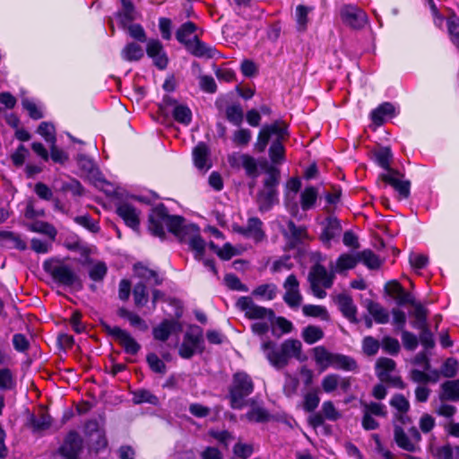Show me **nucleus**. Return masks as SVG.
<instances>
[{
    "mask_svg": "<svg viewBox=\"0 0 459 459\" xmlns=\"http://www.w3.org/2000/svg\"><path fill=\"white\" fill-rule=\"evenodd\" d=\"M165 226L182 243L188 244L196 256H201L205 249V242L200 235L199 228L194 223H187L179 215H169L163 204L154 207L149 214L150 232L160 238L166 236Z\"/></svg>",
    "mask_w": 459,
    "mask_h": 459,
    "instance_id": "1",
    "label": "nucleus"
},
{
    "mask_svg": "<svg viewBox=\"0 0 459 459\" xmlns=\"http://www.w3.org/2000/svg\"><path fill=\"white\" fill-rule=\"evenodd\" d=\"M261 348L270 364L276 369L285 368L291 358L303 360L301 357L302 344L297 339H287L280 346H277L273 341H265L262 343Z\"/></svg>",
    "mask_w": 459,
    "mask_h": 459,
    "instance_id": "2",
    "label": "nucleus"
},
{
    "mask_svg": "<svg viewBox=\"0 0 459 459\" xmlns=\"http://www.w3.org/2000/svg\"><path fill=\"white\" fill-rule=\"evenodd\" d=\"M277 137L269 148V156L273 163H281L284 160V147L282 141L289 135L288 126L282 121H275L271 125H265L260 130L255 148L263 152L272 136Z\"/></svg>",
    "mask_w": 459,
    "mask_h": 459,
    "instance_id": "3",
    "label": "nucleus"
},
{
    "mask_svg": "<svg viewBox=\"0 0 459 459\" xmlns=\"http://www.w3.org/2000/svg\"><path fill=\"white\" fill-rule=\"evenodd\" d=\"M266 177L263 181V186L257 193L256 202L260 212L271 210L273 205L278 203L277 186L280 184V170L273 166L266 169Z\"/></svg>",
    "mask_w": 459,
    "mask_h": 459,
    "instance_id": "4",
    "label": "nucleus"
},
{
    "mask_svg": "<svg viewBox=\"0 0 459 459\" xmlns=\"http://www.w3.org/2000/svg\"><path fill=\"white\" fill-rule=\"evenodd\" d=\"M254 391V383L250 376L240 371L233 375L229 388V397L232 409H242L247 403L245 399Z\"/></svg>",
    "mask_w": 459,
    "mask_h": 459,
    "instance_id": "5",
    "label": "nucleus"
},
{
    "mask_svg": "<svg viewBox=\"0 0 459 459\" xmlns=\"http://www.w3.org/2000/svg\"><path fill=\"white\" fill-rule=\"evenodd\" d=\"M43 268L45 272L50 274L53 280L59 284L73 287L76 290H81L82 288L80 277L75 273L71 266L60 262L48 260L44 262Z\"/></svg>",
    "mask_w": 459,
    "mask_h": 459,
    "instance_id": "6",
    "label": "nucleus"
},
{
    "mask_svg": "<svg viewBox=\"0 0 459 459\" xmlns=\"http://www.w3.org/2000/svg\"><path fill=\"white\" fill-rule=\"evenodd\" d=\"M236 306L245 313L247 318L251 320L267 318L270 322H273L275 318L273 309L256 305L250 297L239 298Z\"/></svg>",
    "mask_w": 459,
    "mask_h": 459,
    "instance_id": "7",
    "label": "nucleus"
},
{
    "mask_svg": "<svg viewBox=\"0 0 459 459\" xmlns=\"http://www.w3.org/2000/svg\"><path fill=\"white\" fill-rule=\"evenodd\" d=\"M202 343V329L199 326H192L191 330L186 333L178 353L183 359H190L196 351H203Z\"/></svg>",
    "mask_w": 459,
    "mask_h": 459,
    "instance_id": "8",
    "label": "nucleus"
},
{
    "mask_svg": "<svg viewBox=\"0 0 459 459\" xmlns=\"http://www.w3.org/2000/svg\"><path fill=\"white\" fill-rule=\"evenodd\" d=\"M403 174L396 169L379 175V179L390 185L398 192L402 198H408L411 193V182L403 179Z\"/></svg>",
    "mask_w": 459,
    "mask_h": 459,
    "instance_id": "9",
    "label": "nucleus"
},
{
    "mask_svg": "<svg viewBox=\"0 0 459 459\" xmlns=\"http://www.w3.org/2000/svg\"><path fill=\"white\" fill-rule=\"evenodd\" d=\"M342 22L352 29H361L368 22L367 13L355 5H345L341 9Z\"/></svg>",
    "mask_w": 459,
    "mask_h": 459,
    "instance_id": "10",
    "label": "nucleus"
},
{
    "mask_svg": "<svg viewBox=\"0 0 459 459\" xmlns=\"http://www.w3.org/2000/svg\"><path fill=\"white\" fill-rule=\"evenodd\" d=\"M82 449V439L76 431H70L65 437L59 452L65 459H77Z\"/></svg>",
    "mask_w": 459,
    "mask_h": 459,
    "instance_id": "11",
    "label": "nucleus"
},
{
    "mask_svg": "<svg viewBox=\"0 0 459 459\" xmlns=\"http://www.w3.org/2000/svg\"><path fill=\"white\" fill-rule=\"evenodd\" d=\"M228 161L232 168H243L248 177L256 178L258 176L256 160L248 154L234 152L229 155Z\"/></svg>",
    "mask_w": 459,
    "mask_h": 459,
    "instance_id": "12",
    "label": "nucleus"
},
{
    "mask_svg": "<svg viewBox=\"0 0 459 459\" xmlns=\"http://www.w3.org/2000/svg\"><path fill=\"white\" fill-rule=\"evenodd\" d=\"M285 294L283 300L290 307H298L302 300V296L299 292V282L294 274H290L287 277L283 283Z\"/></svg>",
    "mask_w": 459,
    "mask_h": 459,
    "instance_id": "13",
    "label": "nucleus"
},
{
    "mask_svg": "<svg viewBox=\"0 0 459 459\" xmlns=\"http://www.w3.org/2000/svg\"><path fill=\"white\" fill-rule=\"evenodd\" d=\"M385 290L396 300L399 306L414 305V297L411 293L405 291L403 286L396 281H388L385 286Z\"/></svg>",
    "mask_w": 459,
    "mask_h": 459,
    "instance_id": "14",
    "label": "nucleus"
},
{
    "mask_svg": "<svg viewBox=\"0 0 459 459\" xmlns=\"http://www.w3.org/2000/svg\"><path fill=\"white\" fill-rule=\"evenodd\" d=\"M342 315L351 323H359L357 318V307L351 296L341 293L333 298Z\"/></svg>",
    "mask_w": 459,
    "mask_h": 459,
    "instance_id": "15",
    "label": "nucleus"
},
{
    "mask_svg": "<svg viewBox=\"0 0 459 459\" xmlns=\"http://www.w3.org/2000/svg\"><path fill=\"white\" fill-rule=\"evenodd\" d=\"M291 247H295L307 238V231L305 226H297L294 221H288L287 230L282 231Z\"/></svg>",
    "mask_w": 459,
    "mask_h": 459,
    "instance_id": "16",
    "label": "nucleus"
},
{
    "mask_svg": "<svg viewBox=\"0 0 459 459\" xmlns=\"http://www.w3.org/2000/svg\"><path fill=\"white\" fill-rule=\"evenodd\" d=\"M117 214L126 224L133 230H137L140 224L139 212L130 204L122 203L117 208Z\"/></svg>",
    "mask_w": 459,
    "mask_h": 459,
    "instance_id": "17",
    "label": "nucleus"
},
{
    "mask_svg": "<svg viewBox=\"0 0 459 459\" xmlns=\"http://www.w3.org/2000/svg\"><path fill=\"white\" fill-rule=\"evenodd\" d=\"M324 229L321 233L320 238L325 244H330L331 240L339 237L342 232V226L340 221L334 216H329L325 221L323 222Z\"/></svg>",
    "mask_w": 459,
    "mask_h": 459,
    "instance_id": "18",
    "label": "nucleus"
},
{
    "mask_svg": "<svg viewBox=\"0 0 459 459\" xmlns=\"http://www.w3.org/2000/svg\"><path fill=\"white\" fill-rule=\"evenodd\" d=\"M334 273H329L326 269L321 264H316L312 267L308 273V281L322 283L325 288H330L333 285Z\"/></svg>",
    "mask_w": 459,
    "mask_h": 459,
    "instance_id": "19",
    "label": "nucleus"
},
{
    "mask_svg": "<svg viewBox=\"0 0 459 459\" xmlns=\"http://www.w3.org/2000/svg\"><path fill=\"white\" fill-rule=\"evenodd\" d=\"M180 325L175 320H164L153 328L152 334L155 340L165 342L175 331H180Z\"/></svg>",
    "mask_w": 459,
    "mask_h": 459,
    "instance_id": "20",
    "label": "nucleus"
},
{
    "mask_svg": "<svg viewBox=\"0 0 459 459\" xmlns=\"http://www.w3.org/2000/svg\"><path fill=\"white\" fill-rule=\"evenodd\" d=\"M193 160L195 166L200 169L207 171L211 168L209 160V149L204 143H199L193 150Z\"/></svg>",
    "mask_w": 459,
    "mask_h": 459,
    "instance_id": "21",
    "label": "nucleus"
},
{
    "mask_svg": "<svg viewBox=\"0 0 459 459\" xmlns=\"http://www.w3.org/2000/svg\"><path fill=\"white\" fill-rule=\"evenodd\" d=\"M122 11L117 13L119 25L126 29L137 17L134 5L130 0H121Z\"/></svg>",
    "mask_w": 459,
    "mask_h": 459,
    "instance_id": "22",
    "label": "nucleus"
},
{
    "mask_svg": "<svg viewBox=\"0 0 459 459\" xmlns=\"http://www.w3.org/2000/svg\"><path fill=\"white\" fill-rule=\"evenodd\" d=\"M314 359L320 371H325L327 368L332 367L334 353L330 352L325 346H316L313 349Z\"/></svg>",
    "mask_w": 459,
    "mask_h": 459,
    "instance_id": "23",
    "label": "nucleus"
},
{
    "mask_svg": "<svg viewBox=\"0 0 459 459\" xmlns=\"http://www.w3.org/2000/svg\"><path fill=\"white\" fill-rule=\"evenodd\" d=\"M186 49L194 56L202 57H212L215 50L204 42H202L197 36H194L191 42L186 43Z\"/></svg>",
    "mask_w": 459,
    "mask_h": 459,
    "instance_id": "24",
    "label": "nucleus"
},
{
    "mask_svg": "<svg viewBox=\"0 0 459 459\" xmlns=\"http://www.w3.org/2000/svg\"><path fill=\"white\" fill-rule=\"evenodd\" d=\"M394 437L397 446L408 452H415L418 446L411 439L401 426L395 425L394 429Z\"/></svg>",
    "mask_w": 459,
    "mask_h": 459,
    "instance_id": "25",
    "label": "nucleus"
},
{
    "mask_svg": "<svg viewBox=\"0 0 459 459\" xmlns=\"http://www.w3.org/2000/svg\"><path fill=\"white\" fill-rule=\"evenodd\" d=\"M365 304L368 312L373 316L374 320L377 324L388 323L389 313L384 307L371 299H367Z\"/></svg>",
    "mask_w": 459,
    "mask_h": 459,
    "instance_id": "26",
    "label": "nucleus"
},
{
    "mask_svg": "<svg viewBox=\"0 0 459 459\" xmlns=\"http://www.w3.org/2000/svg\"><path fill=\"white\" fill-rule=\"evenodd\" d=\"M439 394L441 401H459V379L448 380L442 384Z\"/></svg>",
    "mask_w": 459,
    "mask_h": 459,
    "instance_id": "27",
    "label": "nucleus"
},
{
    "mask_svg": "<svg viewBox=\"0 0 459 459\" xmlns=\"http://www.w3.org/2000/svg\"><path fill=\"white\" fill-rule=\"evenodd\" d=\"M395 368L396 363L394 359L385 357L378 358L376 361V375L382 382L395 370Z\"/></svg>",
    "mask_w": 459,
    "mask_h": 459,
    "instance_id": "28",
    "label": "nucleus"
},
{
    "mask_svg": "<svg viewBox=\"0 0 459 459\" xmlns=\"http://www.w3.org/2000/svg\"><path fill=\"white\" fill-rule=\"evenodd\" d=\"M134 269L135 274L146 283L152 285H160L162 283V279L159 277L155 271L151 270L141 264H134Z\"/></svg>",
    "mask_w": 459,
    "mask_h": 459,
    "instance_id": "29",
    "label": "nucleus"
},
{
    "mask_svg": "<svg viewBox=\"0 0 459 459\" xmlns=\"http://www.w3.org/2000/svg\"><path fill=\"white\" fill-rule=\"evenodd\" d=\"M395 108L390 102H384L371 112V119L376 126L384 124L385 116H394Z\"/></svg>",
    "mask_w": 459,
    "mask_h": 459,
    "instance_id": "30",
    "label": "nucleus"
},
{
    "mask_svg": "<svg viewBox=\"0 0 459 459\" xmlns=\"http://www.w3.org/2000/svg\"><path fill=\"white\" fill-rule=\"evenodd\" d=\"M116 341L123 346L126 353L131 355H135L141 349V345L126 330L120 333Z\"/></svg>",
    "mask_w": 459,
    "mask_h": 459,
    "instance_id": "31",
    "label": "nucleus"
},
{
    "mask_svg": "<svg viewBox=\"0 0 459 459\" xmlns=\"http://www.w3.org/2000/svg\"><path fill=\"white\" fill-rule=\"evenodd\" d=\"M332 367L345 371H354L357 369L358 365L353 358L340 353H334Z\"/></svg>",
    "mask_w": 459,
    "mask_h": 459,
    "instance_id": "32",
    "label": "nucleus"
},
{
    "mask_svg": "<svg viewBox=\"0 0 459 459\" xmlns=\"http://www.w3.org/2000/svg\"><path fill=\"white\" fill-rule=\"evenodd\" d=\"M373 157L375 161L386 172L392 170L393 169L390 167V163L393 158V154L391 149L389 147H381L373 152Z\"/></svg>",
    "mask_w": 459,
    "mask_h": 459,
    "instance_id": "33",
    "label": "nucleus"
},
{
    "mask_svg": "<svg viewBox=\"0 0 459 459\" xmlns=\"http://www.w3.org/2000/svg\"><path fill=\"white\" fill-rule=\"evenodd\" d=\"M143 55V48L134 42L128 43L121 51L122 57L129 62L138 61Z\"/></svg>",
    "mask_w": 459,
    "mask_h": 459,
    "instance_id": "34",
    "label": "nucleus"
},
{
    "mask_svg": "<svg viewBox=\"0 0 459 459\" xmlns=\"http://www.w3.org/2000/svg\"><path fill=\"white\" fill-rule=\"evenodd\" d=\"M318 196V191L314 186H308L304 189L300 195V204L303 211L311 209Z\"/></svg>",
    "mask_w": 459,
    "mask_h": 459,
    "instance_id": "35",
    "label": "nucleus"
},
{
    "mask_svg": "<svg viewBox=\"0 0 459 459\" xmlns=\"http://www.w3.org/2000/svg\"><path fill=\"white\" fill-rule=\"evenodd\" d=\"M358 263L359 259L357 254L355 255L351 254H342L336 261L334 272L342 273L344 270L352 269Z\"/></svg>",
    "mask_w": 459,
    "mask_h": 459,
    "instance_id": "36",
    "label": "nucleus"
},
{
    "mask_svg": "<svg viewBox=\"0 0 459 459\" xmlns=\"http://www.w3.org/2000/svg\"><path fill=\"white\" fill-rule=\"evenodd\" d=\"M0 240H4V244L9 247H14L19 250H25L27 247L26 243L19 235L10 231H0Z\"/></svg>",
    "mask_w": 459,
    "mask_h": 459,
    "instance_id": "37",
    "label": "nucleus"
},
{
    "mask_svg": "<svg viewBox=\"0 0 459 459\" xmlns=\"http://www.w3.org/2000/svg\"><path fill=\"white\" fill-rule=\"evenodd\" d=\"M263 222L256 217L248 219L247 230L249 233L250 238H253L255 241H261L264 238V232L262 230Z\"/></svg>",
    "mask_w": 459,
    "mask_h": 459,
    "instance_id": "38",
    "label": "nucleus"
},
{
    "mask_svg": "<svg viewBox=\"0 0 459 459\" xmlns=\"http://www.w3.org/2000/svg\"><path fill=\"white\" fill-rule=\"evenodd\" d=\"M196 30V26L192 22L183 23L176 32L177 39L186 47V43L191 42L192 39H188Z\"/></svg>",
    "mask_w": 459,
    "mask_h": 459,
    "instance_id": "39",
    "label": "nucleus"
},
{
    "mask_svg": "<svg viewBox=\"0 0 459 459\" xmlns=\"http://www.w3.org/2000/svg\"><path fill=\"white\" fill-rule=\"evenodd\" d=\"M359 262H362L369 269H377L380 266L381 262L377 255L370 249H366L357 253Z\"/></svg>",
    "mask_w": 459,
    "mask_h": 459,
    "instance_id": "40",
    "label": "nucleus"
},
{
    "mask_svg": "<svg viewBox=\"0 0 459 459\" xmlns=\"http://www.w3.org/2000/svg\"><path fill=\"white\" fill-rule=\"evenodd\" d=\"M301 336L307 343L313 344L324 337V332L319 326L308 325L303 329Z\"/></svg>",
    "mask_w": 459,
    "mask_h": 459,
    "instance_id": "41",
    "label": "nucleus"
},
{
    "mask_svg": "<svg viewBox=\"0 0 459 459\" xmlns=\"http://www.w3.org/2000/svg\"><path fill=\"white\" fill-rule=\"evenodd\" d=\"M414 316L416 320L412 323V326L416 329L421 330L429 327L427 324V309L420 303L414 301Z\"/></svg>",
    "mask_w": 459,
    "mask_h": 459,
    "instance_id": "42",
    "label": "nucleus"
},
{
    "mask_svg": "<svg viewBox=\"0 0 459 459\" xmlns=\"http://www.w3.org/2000/svg\"><path fill=\"white\" fill-rule=\"evenodd\" d=\"M172 115L174 119L185 126L190 124L192 120V112L187 106L176 105L173 108Z\"/></svg>",
    "mask_w": 459,
    "mask_h": 459,
    "instance_id": "43",
    "label": "nucleus"
},
{
    "mask_svg": "<svg viewBox=\"0 0 459 459\" xmlns=\"http://www.w3.org/2000/svg\"><path fill=\"white\" fill-rule=\"evenodd\" d=\"M133 295L134 303L137 307L145 306L148 302L146 283L143 281L136 283L133 290Z\"/></svg>",
    "mask_w": 459,
    "mask_h": 459,
    "instance_id": "44",
    "label": "nucleus"
},
{
    "mask_svg": "<svg viewBox=\"0 0 459 459\" xmlns=\"http://www.w3.org/2000/svg\"><path fill=\"white\" fill-rule=\"evenodd\" d=\"M227 119L235 126H240L243 122L244 113L239 104H233L226 108Z\"/></svg>",
    "mask_w": 459,
    "mask_h": 459,
    "instance_id": "45",
    "label": "nucleus"
},
{
    "mask_svg": "<svg viewBox=\"0 0 459 459\" xmlns=\"http://www.w3.org/2000/svg\"><path fill=\"white\" fill-rule=\"evenodd\" d=\"M303 314L307 316L319 317L323 320H329V314L325 307L318 305H305L302 307Z\"/></svg>",
    "mask_w": 459,
    "mask_h": 459,
    "instance_id": "46",
    "label": "nucleus"
},
{
    "mask_svg": "<svg viewBox=\"0 0 459 459\" xmlns=\"http://www.w3.org/2000/svg\"><path fill=\"white\" fill-rule=\"evenodd\" d=\"M29 229L33 232L42 233L55 239L56 236V229L49 223L45 221H35L29 226Z\"/></svg>",
    "mask_w": 459,
    "mask_h": 459,
    "instance_id": "47",
    "label": "nucleus"
},
{
    "mask_svg": "<svg viewBox=\"0 0 459 459\" xmlns=\"http://www.w3.org/2000/svg\"><path fill=\"white\" fill-rule=\"evenodd\" d=\"M432 374L435 375L434 378H432L431 376L423 371H420L419 369H412L411 371V379L415 383H436L439 379V373L437 370H433Z\"/></svg>",
    "mask_w": 459,
    "mask_h": 459,
    "instance_id": "48",
    "label": "nucleus"
},
{
    "mask_svg": "<svg viewBox=\"0 0 459 459\" xmlns=\"http://www.w3.org/2000/svg\"><path fill=\"white\" fill-rule=\"evenodd\" d=\"M458 371V362L454 358H448L441 366L439 376L442 375L445 377H454Z\"/></svg>",
    "mask_w": 459,
    "mask_h": 459,
    "instance_id": "49",
    "label": "nucleus"
},
{
    "mask_svg": "<svg viewBox=\"0 0 459 459\" xmlns=\"http://www.w3.org/2000/svg\"><path fill=\"white\" fill-rule=\"evenodd\" d=\"M277 287L273 283H267L259 285L253 290L252 294L255 296L265 297L267 299L272 300L276 296Z\"/></svg>",
    "mask_w": 459,
    "mask_h": 459,
    "instance_id": "50",
    "label": "nucleus"
},
{
    "mask_svg": "<svg viewBox=\"0 0 459 459\" xmlns=\"http://www.w3.org/2000/svg\"><path fill=\"white\" fill-rule=\"evenodd\" d=\"M447 30L453 43L459 47V18L456 15L448 17Z\"/></svg>",
    "mask_w": 459,
    "mask_h": 459,
    "instance_id": "51",
    "label": "nucleus"
},
{
    "mask_svg": "<svg viewBox=\"0 0 459 459\" xmlns=\"http://www.w3.org/2000/svg\"><path fill=\"white\" fill-rule=\"evenodd\" d=\"M108 273V267L104 262L94 264L89 271L90 278L94 281H101Z\"/></svg>",
    "mask_w": 459,
    "mask_h": 459,
    "instance_id": "52",
    "label": "nucleus"
},
{
    "mask_svg": "<svg viewBox=\"0 0 459 459\" xmlns=\"http://www.w3.org/2000/svg\"><path fill=\"white\" fill-rule=\"evenodd\" d=\"M363 412L371 416L385 417L387 414L385 406L382 403L371 402L363 403Z\"/></svg>",
    "mask_w": 459,
    "mask_h": 459,
    "instance_id": "53",
    "label": "nucleus"
},
{
    "mask_svg": "<svg viewBox=\"0 0 459 459\" xmlns=\"http://www.w3.org/2000/svg\"><path fill=\"white\" fill-rule=\"evenodd\" d=\"M310 9L305 5H298L296 8V21L299 30H305L308 22V13Z\"/></svg>",
    "mask_w": 459,
    "mask_h": 459,
    "instance_id": "54",
    "label": "nucleus"
},
{
    "mask_svg": "<svg viewBox=\"0 0 459 459\" xmlns=\"http://www.w3.org/2000/svg\"><path fill=\"white\" fill-rule=\"evenodd\" d=\"M390 405L399 413H407L410 409L409 401L401 394H396L392 397L390 400Z\"/></svg>",
    "mask_w": 459,
    "mask_h": 459,
    "instance_id": "55",
    "label": "nucleus"
},
{
    "mask_svg": "<svg viewBox=\"0 0 459 459\" xmlns=\"http://www.w3.org/2000/svg\"><path fill=\"white\" fill-rule=\"evenodd\" d=\"M15 381L13 379L12 371L7 368H0V389L11 390L14 387Z\"/></svg>",
    "mask_w": 459,
    "mask_h": 459,
    "instance_id": "56",
    "label": "nucleus"
},
{
    "mask_svg": "<svg viewBox=\"0 0 459 459\" xmlns=\"http://www.w3.org/2000/svg\"><path fill=\"white\" fill-rule=\"evenodd\" d=\"M74 221L88 230L91 232L96 233L100 230V226L97 221H93L91 217L88 214L82 215V216H76L74 217Z\"/></svg>",
    "mask_w": 459,
    "mask_h": 459,
    "instance_id": "57",
    "label": "nucleus"
},
{
    "mask_svg": "<svg viewBox=\"0 0 459 459\" xmlns=\"http://www.w3.org/2000/svg\"><path fill=\"white\" fill-rule=\"evenodd\" d=\"M133 401L136 404L143 403L156 404L158 398L148 390H138L134 393Z\"/></svg>",
    "mask_w": 459,
    "mask_h": 459,
    "instance_id": "58",
    "label": "nucleus"
},
{
    "mask_svg": "<svg viewBox=\"0 0 459 459\" xmlns=\"http://www.w3.org/2000/svg\"><path fill=\"white\" fill-rule=\"evenodd\" d=\"M146 360L149 367L153 372L161 375H164L166 373L167 368L165 363L161 359H160V358L155 353L148 354Z\"/></svg>",
    "mask_w": 459,
    "mask_h": 459,
    "instance_id": "59",
    "label": "nucleus"
},
{
    "mask_svg": "<svg viewBox=\"0 0 459 459\" xmlns=\"http://www.w3.org/2000/svg\"><path fill=\"white\" fill-rule=\"evenodd\" d=\"M381 345L383 350L390 355L398 354L401 349L398 340L391 336H385L382 339Z\"/></svg>",
    "mask_w": 459,
    "mask_h": 459,
    "instance_id": "60",
    "label": "nucleus"
},
{
    "mask_svg": "<svg viewBox=\"0 0 459 459\" xmlns=\"http://www.w3.org/2000/svg\"><path fill=\"white\" fill-rule=\"evenodd\" d=\"M246 417L250 421H255V422H264L267 421L270 418V414L268 411L261 407L253 408L251 411H249Z\"/></svg>",
    "mask_w": 459,
    "mask_h": 459,
    "instance_id": "61",
    "label": "nucleus"
},
{
    "mask_svg": "<svg viewBox=\"0 0 459 459\" xmlns=\"http://www.w3.org/2000/svg\"><path fill=\"white\" fill-rule=\"evenodd\" d=\"M321 411L326 420L335 421L342 417V413L336 410L331 401L325 402L322 404Z\"/></svg>",
    "mask_w": 459,
    "mask_h": 459,
    "instance_id": "62",
    "label": "nucleus"
},
{
    "mask_svg": "<svg viewBox=\"0 0 459 459\" xmlns=\"http://www.w3.org/2000/svg\"><path fill=\"white\" fill-rule=\"evenodd\" d=\"M38 133L50 143H56L55 127L52 124L42 122L38 127Z\"/></svg>",
    "mask_w": 459,
    "mask_h": 459,
    "instance_id": "63",
    "label": "nucleus"
},
{
    "mask_svg": "<svg viewBox=\"0 0 459 459\" xmlns=\"http://www.w3.org/2000/svg\"><path fill=\"white\" fill-rule=\"evenodd\" d=\"M340 383V376L337 374L326 375L322 380V388L325 393L334 391Z\"/></svg>",
    "mask_w": 459,
    "mask_h": 459,
    "instance_id": "64",
    "label": "nucleus"
}]
</instances>
